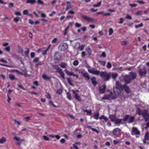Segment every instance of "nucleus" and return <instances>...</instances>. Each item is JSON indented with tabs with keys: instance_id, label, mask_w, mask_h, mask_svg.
<instances>
[{
	"instance_id": "8",
	"label": "nucleus",
	"mask_w": 149,
	"mask_h": 149,
	"mask_svg": "<svg viewBox=\"0 0 149 149\" xmlns=\"http://www.w3.org/2000/svg\"><path fill=\"white\" fill-rule=\"evenodd\" d=\"M88 71L89 72L93 74L97 75L100 74V72L99 70L95 69L94 68H88Z\"/></svg>"
},
{
	"instance_id": "49",
	"label": "nucleus",
	"mask_w": 149,
	"mask_h": 149,
	"mask_svg": "<svg viewBox=\"0 0 149 149\" xmlns=\"http://www.w3.org/2000/svg\"><path fill=\"white\" fill-rule=\"evenodd\" d=\"M84 47V45H79V49L80 50H81V51L83 49Z\"/></svg>"
},
{
	"instance_id": "17",
	"label": "nucleus",
	"mask_w": 149,
	"mask_h": 149,
	"mask_svg": "<svg viewBox=\"0 0 149 149\" xmlns=\"http://www.w3.org/2000/svg\"><path fill=\"white\" fill-rule=\"evenodd\" d=\"M121 130L119 128H116L114 129L112 131V133L114 136H116L118 132H120Z\"/></svg>"
},
{
	"instance_id": "40",
	"label": "nucleus",
	"mask_w": 149,
	"mask_h": 149,
	"mask_svg": "<svg viewBox=\"0 0 149 149\" xmlns=\"http://www.w3.org/2000/svg\"><path fill=\"white\" fill-rule=\"evenodd\" d=\"M129 116L128 115H126L123 118V120L124 121H126L127 120H129Z\"/></svg>"
},
{
	"instance_id": "38",
	"label": "nucleus",
	"mask_w": 149,
	"mask_h": 149,
	"mask_svg": "<svg viewBox=\"0 0 149 149\" xmlns=\"http://www.w3.org/2000/svg\"><path fill=\"white\" fill-rule=\"evenodd\" d=\"M109 118L112 121L115 120V116L114 115H109Z\"/></svg>"
},
{
	"instance_id": "57",
	"label": "nucleus",
	"mask_w": 149,
	"mask_h": 149,
	"mask_svg": "<svg viewBox=\"0 0 149 149\" xmlns=\"http://www.w3.org/2000/svg\"><path fill=\"white\" fill-rule=\"evenodd\" d=\"M65 140L64 139H62L60 140V142L61 143H64L65 142Z\"/></svg>"
},
{
	"instance_id": "19",
	"label": "nucleus",
	"mask_w": 149,
	"mask_h": 149,
	"mask_svg": "<svg viewBox=\"0 0 149 149\" xmlns=\"http://www.w3.org/2000/svg\"><path fill=\"white\" fill-rule=\"evenodd\" d=\"M58 52H56L55 53L54 55V61L55 63H57L59 62V60L58 58L57 57V55L58 54Z\"/></svg>"
},
{
	"instance_id": "34",
	"label": "nucleus",
	"mask_w": 149,
	"mask_h": 149,
	"mask_svg": "<svg viewBox=\"0 0 149 149\" xmlns=\"http://www.w3.org/2000/svg\"><path fill=\"white\" fill-rule=\"evenodd\" d=\"M20 17H16L14 18L13 21L16 23H17L20 19Z\"/></svg>"
},
{
	"instance_id": "36",
	"label": "nucleus",
	"mask_w": 149,
	"mask_h": 149,
	"mask_svg": "<svg viewBox=\"0 0 149 149\" xmlns=\"http://www.w3.org/2000/svg\"><path fill=\"white\" fill-rule=\"evenodd\" d=\"M9 77H10V78L11 80L15 79V80H17V79L15 78V76L12 74H10L9 75Z\"/></svg>"
},
{
	"instance_id": "43",
	"label": "nucleus",
	"mask_w": 149,
	"mask_h": 149,
	"mask_svg": "<svg viewBox=\"0 0 149 149\" xmlns=\"http://www.w3.org/2000/svg\"><path fill=\"white\" fill-rule=\"evenodd\" d=\"M112 66L111 65L110 62H108L107 63V68L108 69L110 68Z\"/></svg>"
},
{
	"instance_id": "64",
	"label": "nucleus",
	"mask_w": 149,
	"mask_h": 149,
	"mask_svg": "<svg viewBox=\"0 0 149 149\" xmlns=\"http://www.w3.org/2000/svg\"><path fill=\"white\" fill-rule=\"evenodd\" d=\"M57 41V39L56 38H54L53 40L52 41V43H56Z\"/></svg>"
},
{
	"instance_id": "23",
	"label": "nucleus",
	"mask_w": 149,
	"mask_h": 149,
	"mask_svg": "<svg viewBox=\"0 0 149 149\" xmlns=\"http://www.w3.org/2000/svg\"><path fill=\"white\" fill-rule=\"evenodd\" d=\"M42 78L45 80H48L50 79V78L47 76L45 74H43L42 76Z\"/></svg>"
},
{
	"instance_id": "58",
	"label": "nucleus",
	"mask_w": 149,
	"mask_h": 149,
	"mask_svg": "<svg viewBox=\"0 0 149 149\" xmlns=\"http://www.w3.org/2000/svg\"><path fill=\"white\" fill-rule=\"evenodd\" d=\"M26 49L27 50L25 52V54L26 55H27L29 53V49L28 48Z\"/></svg>"
},
{
	"instance_id": "24",
	"label": "nucleus",
	"mask_w": 149,
	"mask_h": 149,
	"mask_svg": "<svg viewBox=\"0 0 149 149\" xmlns=\"http://www.w3.org/2000/svg\"><path fill=\"white\" fill-rule=\"evenodd\" d=\"M36 2V0H27L26 1L27 3H30L33 4L35 3Z\"/></svg>"
},
{
	"instance_id": "47",
	"label": "nucleus",
	"mask_w": 149,
	"mask_h": 149,
	"mask_svg": "<svg viewBox=\"0 0 149 149\" xmlns=\"http://www.w3.org/2000/svg\"><path fill=\"white\" fill-rule=\"evenodd\" d=\"M62 90L61 89H59L56 92V93L58 94H60L61 93H62Z\"/></svg>"
},
{
	"instance_id": "52",
	"label": "nucleus",
	"mask_w": 149,
	"mask_h": 149,
	"mask_svg": "<svg viewBox=\"0 0 149 149\" xmlns=\"http://www.w3.org/2000/svg\"><path fill=\"white\" fill-rule=\"evenodd\" d=\"M136 2L140 4H144L145 3V2L143 1H139L138 0L136 1Z\"/></svg>"
},
{
	"instance_id": "22",
	"label": "nucleus",
	"mask_w": 149,
	"mask_h": 149,
	"mask_svg": "<svg viewBox=\"0 0 149 149\" xmlns=\"http://www.w3.org/2000/svg\"><path fill=\"white\" fill-rule=\"evenodd\" d=\"M71 5L70 2V1H67L66 3V10H67L71 8Z\"/></svg>"
},
{
	"instance_id": "12",
	"label": "nucleus",
	"mask_w": 149,
	"mask_h": 149,
	"mask_svg": "<svg viewBox=\"0 0 149 149\" xmlns=\"http://www.w3.org/2000/svg\"><path fill=\"white\" fill-rule=\"evenodd\" d=\"M142 115L146 121L149 119V114L146 110H143L142 112Z\"/></svg>"
},
{
	"instance_id": "29",
	"label": "nucleus",
	"mask_w": 149,
	"mask_h": 149,
	"mask_svg": "<svg viewBox=\"0 0 149 149\" xmlns=\"http://www.w3.org/2000/svg\"><path fill=\"white\" fill-rule=\"evenodd\" d=\"M135 117L134 116H129V123H132L133 122Z\"/></svg>"
},
{
	"instance_id": "31",
	"label": "nucleus",
	"mask_w": 149,
	"mask_h": 149,
	"mask_svg": "<svg viewBox=\"0 0 149 149\" xmlns=\"http://www.w3.org/2000/svg\"><path fill=\"white\" fill-rule=\"evenodd\" d=\"M118 74L117 73H112L111 74V76L112 77L113 79H116L118 76Z\"/></svg>"
},
{
	"instance_id": "9",
	"label": "nucleus",
	"mask_w": 149,
	"mask_h": 149,
	"mask_svg": "<svg viewBox=\"0 0 149 149\" xmlns=\"http://www.w3.org/2000/svg\"><path fill=\"white\" fill-rule=\"evenodd\" d=\"M58 48L60 50L64 51L68 48V45L66 43H62L60 44Z\"/></svg>"
},
{
	"instance_id": "4",
	"label": "nucleus",
	"mask_w": 149,
	"mask_h": 149,
	"mask_svg": "<svg viewBox=\"0 0 149 149\" xmlns=\"http://www.w3.org/2000/svg\"><path fill=\"white\" fill-rule=\"evenodd\" d=\"M139 67H141V68H140L138 71L139 75L141 77H145L147 73V72L144 67L143 65H141Z\"/></svg>"
},
{
	"instance_id": "32",
	"label": "nucleus",
	"mask_w": 149,
	"mask_h": 149,
	"mask_svg": "<svg viewBox=\"0 0 149 149\" xmlns=\"http://www.w3.org/2000/svg\"><path fill=\"white\" fill-rule=\"evenodd\" d=\"M142 112L141 110L139 108H137L136 110V114H138L139 115H142Z\"/></svg>"
},
{
	"instance_id": "5",
	"label": "nucleus",
	"mask_w": 149,
	"mask_h": 149,
	"mask_svg": "<svg viewBox=\"0 0 149 149\" xmlns=\"http://www.w3.org/2000/svg\"><path fill=\"white\" fill-rule=\"evenodd\" d=\"M100 76L101 77L104 78V81H107L109 79L110 74L105 72H100Z\"/></svg>"
},
{
	"instance_id": "54",
	"label": "nucleus",
	"mask_w": 149,
	"mask_h": 149,
	"mask_svg": "<svg viewBox=\"0 0 149 149\" xmlns=\"http://www.w3.org/2000/svg\"><path fill=\"white\" fill-rule=\"evenodd\" d=\"M81 24L78 23H76L75 24V27L77 28H79L81 26Z\"/></svg>"
},
{
	"instance_id": "42",
	"label": "nucleus",
	"mask_w": 149,
	"mask_h": 149,
	"mask_svg": "<svg viewBox=\"0 0 149 149\" xmlns=\"http://www.w3.org/2000/svg\"><path fill=\"white\" fill-rule=\"evenodd\" d=\"M67 97L70 100H71L72 98L71 96L69 93H67Z\"/></svg>"
},
{
	"instance_id": "3",
	"label": "nucleus",
	"mask_w": 149,
	"mask_h": 149,
	"mask_svg": "<svg viewBox=\"0 0 149 149\" xmlns=\"http://www.w3.org/2000/svg\"><path fill=\"white\" fill-rule=\"evenodd\" d=\"M52 68L53 69L56 70V72L60 74L61 76L63 79H65L63 72L62 71V69L60 68L58 65H52Z\"/></svg>"
},
{
	"instance_id": "15",
	"label": "nucleus",
	"mask_w": 149,
	"mask_h": 149,
	"mask_svg": "<svg viewBox=\"0 0 149 149\" xmlns=\"http://www.w3.org/2000/svg\"><path fill=\"white\" fill-rule=\"evenodd\" d=\"M106 86L105 85L100 86L99 87V92L101 93H103L105 92Z\"/></svg>"
},
{
	"instance_id": "60",
	"label": "nucleus",
	"mask_w": 149,
	"mask_h": 149,
	"mask_svg": "<svg viewBox=\"0 0 149 149\" xmlns=\"http://www.w3.org/2000/svg\"><path fill=\"white\" fill-rule=\"evenodd\" d=\"M120 22H119V23L120 24H122L123 23V20H124L123 18H120Z\"/></svg>"
},
{
	"instance_id": "20",
	"label": "nucleus",
	"mask_w": 149,
	"mask_h": 149,
	"mask_svg": "<svg viewBox=\"0 0 149 149\" xmlns=\"http://www.w3.org/2000/svg\"><path fill=\"white\" fill-rule=\"evenodd\" d=\"M59 65L62 68H66L68 67L67 64L65 63L62 62Z\"/></svg>"
},
{
	"instance_id": "61",
	"label": "nucleus",
	"mask_w": 149,
	"mask_h": 149,
	"mask_svg": "<svg viewBox=\"0 0 149 149\" xmlns=\"http://www.w3.org/2000/svg\"><path fill=\"white\" fill-rule=\"evenodd\" d=\"M29 23L31 25L33 24L34 23V22L31 19H29Z\"/></svg>"
},
{
	"instance_id": "27",
	"label": "nucleus",
	"mask_w": 149,
	"mask_h": 149,
	"mask_svg": "<svg viewBox=\"0 0 149 149\" xmlns=\"http://www.w3.org/2000/svg\"><path fill=\"white\" fill-rule=\"evenodd\" d=\"M109 98L110 96L109 95H105L102 97L101 100H109Z\"/></svg>"
},
{
	"instance_id": "46",
	"label": "nucleus",
	"mask_w": 149,
	"mask_h": 149,
	"mask_svg": "<svg viewBox=\"0 0 149 149\" xmlns=\"http://www.w3.org/2000/svg\"><path fill=\"white\" fill-rule=\"evenodd\" d=\"M99 62L102 65L104 66L106 64V62L104 61H99Z\"/></svg>"
},
{
	"instance_id": "63",
	"label": "nucleus",
	"mask_w": 149,
	"mask_h": 149,
	"mask_svg": "<svg viewBox=\"0 0 149 149\" xmlns=\"http://www.w3.org/2000/svg\"><path fill=\"white\" fill-rule=\"evenodd\" d=\"M7 97H8V100L7 101L9 103L10 102V101L11 100V99L9 97V95H7Z\"/></svg>"
},
{
	"instance_id": "26",
	"label": "nucleus",
	"mask_w": 149,
	"mask_h": 149,
	"mask_svg": "<svg viewBox=\"0 0 149 149\" xmlns=\"http://www.w3.org/2000/svg\"><path fill=\"white\" fill-rule=\"evenodd\" d=\"M86 49L88 53V54L91 55V54L92 51L90 47L89 46H88Z\"/></svg>"
},
{
	"instance_id": "41",
	"label": "nucleus",
	"mask_w": 149,
	"mask_h": 149,
	"mask_svg": "<svg viewBox=\"0 0 149 149\" xmlns=\"http://www.w3.org/2000/svg\"><path fill=\"white\" fill-rule=\"evenodd\" d=\"M113 33V29L111 28H110L109 31V35L110 36Z\"/></svg>"
},
{
	"instance_id": "11",
	"label": "nucleus",
	"mask_w": 149,
	"mask_h": 149,
	"mask_svg": "<svg viewBox=\"0 0 149 149\" xmlns=\"http://www.w3.org/2000/svg\"><path fill=\"white\" fill-rule=\"evenodd\" d=\"M72 92L74 95L75 99L78 101H80L81 100L80 99V97L78 93L79 91L78 90H72Z\"/></svg>"
},
{
	"instance_id": "56",
	"label": "nucleus",
	"mask_w": 149,
	"mask_h": 149,
	"mask_svg": "<svg viewBox=\"0 0 149 149\" xmlns=\"http://www.w3.org/2000/svg\"><path fill=\"white\" fill-rule=\"evenodd\" d=\"M126 18L129 19L130 20H131L132 19V17L130 15H127L126 17Z\"/></svg>"
},
{
	"instance_id": "45",
	"label": "nucleus",
	"mask_w": 149,
	"mask_h": 149,
	"mask_svg": "<svg viewBox=\"0 0 149 149\" xmlns=\"http://www.w3.org/2000/svg\"><path fill=\"white\" fill-rule=\"evenodd\" d=\"M79 62L77 60L74 61L73 63V65L74 66H77L79 64Z\"/></svg>"
},
{
	"instance_id": "13",
	"label": "nucleus",
	"mask_w": 149,
	"mask_h": 149,
	"mask_svg": "<svg viewBox=\"0 0 149 149\" xmlns=\"http://www.w3.org/2000/svg\"><path fill=\"white\" fill-rule=\"evenodd\" d=\"M13 139L16 141V143L19 146L21 143L22 142L24 141L22 139H21L19 137L17 136H15Z\"/></svg>"
},
{
	"instance_id": "35",
	"label": "nucleus",
	"mask_w": 149,
	"mask_h": 149,
	"mask_svg": "<svg viewBox=\"0 0 149 149\" xmlns=\"http://www.w3.org/2000/svg\"><path fill=\"white\" fill-rule=\"evenodd\" d=\"M69 27V26H68L66 28H65L64 31L63 35L64 36H65L67 34V31L68 30Z\"/></svg>"
},
{
	"instance_id": "25",
	"label": "nucleus",
	"mask_w": 149,
	"mask_h": 149,
	"mask_svg": "<svg viewBox=\"0 0 149 149\" xmlns=\"http://www.w3.org/2000/svg\"><path fill=\"white\" fill-rule=\"evenodd\" d=\"M99 119L100 120H102L103 119L105 122H107L108 119L106 117H105L104 115H102L101 116H100L99 118Z\"/></svg>"
},
{
	"instance_id": "55",
	"label": "nucleus",
	"mask_w": 149,
	"mask_h": 149,
	"mask_svg": "<svg viewBox=\"0 0 149 149\" xmlns=\"http://www.w3.org/2000/svg\"><path fill=\"white\" fill-rule=\"evenodd\" d=\"M101 56L104 58H105L106 57V54L104 52H102L101 56H100V57Z\"/></svg>"
},
{
	"instance_id": "6",
	"label": "nucleus",
	"mask_w": 149,
	"mask_h": 149,
	"mask_svg": "<svg viewBox=\"0 0 149 149\" xmlns=\"http://www.w3.org/2000/svg\"><path fill=\"white\" fill-rule=\"evenodd\" d=\"M116 86L113 88V92L115 95H119L120 94L122 91L116 84Z\"/></svg>"
},
{
	"instance_id": "10",
	"label": "nucleus",
	"mask_w": 149,
	"mask_h": 149,
	"mask_svg": "<svg viewBox=\"0 0 149 149\" xmlns=\"http://www.w3.org/2000/svg\"><path fill=\"white\" fill-rule=\"evenodd\" d=\"M132 135L136 134V137H138L139 136L138 135L140 134V132L137 128L134 127L132 129Z\"/></svg>"
},
{
	"instance_id": "62",
	"label": "nucleus",
	"mask_w": 149,
	"mask_h": 149,
	"mask_svg": "<svg viewBox=\"0 0 149 149\" xmlns=\"http://www.w3.org/2000/svg\"><path fill=\"white\" fill-rule=\"evenodd\" d=\"M0 62H2L3 63H7V61L6 60H3V59L1 58L0 59Z\"/></svg>"
},
{
	"instance_id": "59",
	"label": "nucleus",
	"mask_w": 149,
	"mask_h": 149,
	"mask_svg": "<svg viewBox=\"0 0 149 149\" xmlns=\"http://www.w3.org/2000/svg\"><path fill=\"white\" fill-rule=\"evenodd\" d=\"M127 42L126 41H124L121 42V45H125L127 44Z\"/></svg>"
},
{
	"instance_id": "44",
	"label": "nucleus",
	"mask_w": 149,
	"mask_h": 149,
	"mask_svg": "<svg viewBox=\"0 0 149 149\" xmlns=\"http://www.w3.org/2000/svg\"><path fill=\"white\" fill-rule=\"evenodd\" d=\"M143 26V24L141 23L139 25H136L135 26V27L137 29L139 27H141Z\"/></svg>"
},
{
	"instance_id": "51",
	"label": "nucleus",
	"mask_w": 149,
	"mask_h": 149,
	"mask_svg": "<svg viewBox=\"0 0 149 149\" xmlns=\"http://www.w3.org/2000/svg\"><path fill=\"white\" fill-rule=\"evenodd\" d=\"M28 10H25L23 11V13L24 15H27L28 14Z\"/></svg>"
},
{
	"instance_id": "48",
	"label": "nucleus",
	"mask_w": 149,
	"mask_h": 149,
	"mask_svg": "<svg viewBox=\"0 0 149 149\" xmlns=\"http://www.w3.org/2000/svg\"><path fill=\"white\" fill-rule=\"evenodd\" d=\"M43 137L44 140L46 141H49V139L48 138L47 136H46L44 135L43 136Z\"/></svg>"
},
{
	"instance_id": "33",
	"label": "nucleus",
	"mask_w": 149,
	"mask_h": 149,
	"mask_svg": "<svg viewBox=\"0 0 149 149\" xmlns=\"http://www.w3.org/2000/svg\"><path fill=\"white\" fill-rule=\"evenodd\" d=\"M83 76L85 77L86 78L88 79L89 78V76L87 72H84L82 74Z\"/></svg>"
},
{
	"instance_id": "37",
	"label": "nucleus",
	"mask_w": 149,
	"mask_h": 149,
	"mask_svg": "<svg viewBox=\"0 0 149 149\" xmlns=\"http://www.w3.org/2000/svg\"><path fill=\"white\" fill-rule=\"evenodd\" d=\"M101 1H100L96 4L93 5V6L94 7H100L101 5Z\"/></svg>"
},
{
	"instance_id": "30",
	"label": "nucleus",
	"mask_w": 149,
	"mask_h": 149,
	"mask_svg": "<svg viewBox=\"0 0 149 149\" xmlns=\"http://www.w3.org/2000/svg\"><path fill=\"white\" fill-rule=\"evenodd\" d=\"M91 80L93 84L94 85H95L97 84L95 78V77L92 78Z\"/></svg>"
},
{
	"instance_id": "7",
	"label": "nucleus",
	"mask_w": 149,
	"mask_h": 149,
	"mask_svg": "<svg viewBox=\"0 0 149 149\" xmlns=\"http://www.w3.org/2000/svg\"><path fill=\"white\" fill-rule=\"evenodd\" d=\"M82 17L85 20L88 21V22L95 23L97 22L96 19L88 17L85 16H82Z\"/></svg>"
},
{
	"instance_id": "14",
	"label": "nucleus",
	"mask_w": 149,
	"mask_h": 149,
	"mask_svg": "<svg viewBox=\"0 0 149 149\" xmlns=\"http://www.w3.org/2000/svg\"><path fill=\"white\" fill-rule=\"evenodd\" d=\"M64 71L65 72L66 74L68 75H72L76 77L77 78H79V77L78 75L74 74L73 72H69L67 69L65 70Z\"/></svg>"
},
{
	"instance_id": "1",
	"label": "nucleus",
	"mask_w": 149,
	"mask_h": 149,
	"mask_svg": "<svg viewBox=\"0 0 149 149\" xmlns=\"http://www.w3.org/2000/svg\"><path fill=\"white\" fill-rule=\"evenodd\" d=\"M136 72H130L129 73V75H126L125 76L124 81L126 84H128L131 80L136 78Z\"/></svg>"
},
{
	"instance_id": "16",
	"label": "nucleus",
	"mask_w": 149,
	"mask_h": 149,
	"mask_svg": "<svg viewBox=\"0 0 149 149\" xmlns=\"http://www.w3.org/2000/svg\"><path fill=\"white\" fill-rule=\"evenodd\" d=\"M149 137V134L147 132L145 134L144 138L143 140L144 143L145 144L147 143V141L148 140Z\"/></svg>"
},
{
	"instance_id": "28",
	"label": "nucleus",
	"mask_w": 149,
	"mask_h": 149,
	"mask_svg": "<svg viewBox=\"0 0 149 149\" xmlns=\"http://www.w3.org/2000/svg\"><path fill=\"white\" fill-rule=\"evenodd\" d=\"M99 116V113L98 112H97L94 113V118L96 119L97 120Z\"/></svg>"
},
{
	"instance_id": "50",
	"label": "nucleus",
	"mask_w": 149,
	"mask_h": 149,
	"mask_svg": "<svg viewBox=\"0 0 149 149\" xmlns=\"http://www.w3.org/2000/svg\"><path fill=\"white\" fill-rule=\"evenodd\" d=\"M15 14L17 16H21V13L19 12H15Z\"/></svg>"
},
{
	"instance_id": "18",
	"label": "nucleus",
	"mask_w": 149,
	"mask_h": 149,
	"mask_svg": "<svg viewBox=\"0 0 149 149\" xmlns=\"http://www.w3.org/2000/svg\"><path fill=\"white\" fill-rule=\"evenodd\" d=\"M22 74L25 77H29L30 76V75L27 74V71L26 69H25L22 70Z\"/></svg>"
},
{
	"instance_id": "53",
	"label": "nucleus",
	"mask_w": 149,
	"mask_h": 149,
	"mask_svg": "<svg viewBox=\"0 0 149 149\" xmlns=\"http://www.w3.org/2000/svg\"><path fill=\"white\" fill-rule=\"evenodd\" d=\"M38 3L39 4L42 5L44 4V2L41 0H38Z\"/></svg>"
},
{
	"instance_id": "39",
	"label": "nucleus",
	"mask_w": 149,
	"mask_h": 149,
	"mask_svg": "<svg viewBox=\"0 0 149 149\" xmlns=\"http://www.w3.org/2000/svg\"><path fill=\"white\" fill-rule=\"evenodd\" d=\"M84 111L86 112L88 115H90L91 113V110H84Z\"/></svg>"
},
{
	"instance_id": "21",
	"label": "nucleus",
	"mask_w": 149,
	"mask_h": 149,
	"mask_svg": "<svg viewBox=\"0 0 149 149\" xmlns=\"http://www.w3.org/2000/svg\"><path fill=\"white\" fill-rule=\"evenodd\" d=\"M6 141V138L4 137L3 136L0 138V143L3 144L5 143Z\"/></svg>"
},
{
	"instance_id": "2",
	"label": "nucleus",
	"mask_w": 149,
	"mask_h": 149,
	"mask_svg": "<svg viewBox=\"0 0 149 149\" xmlns=\"http://www.w3.org/2000/svg\"><path fill=\"white\" fill-rule=\"evenodd\" d=\"M116 84L121 89L122 91H123V90L127 93L130 92V90L128 86H127L126 84H124L122 85L121 83L118 81L116 82Z\"/></svg>"
}]
</instances>
